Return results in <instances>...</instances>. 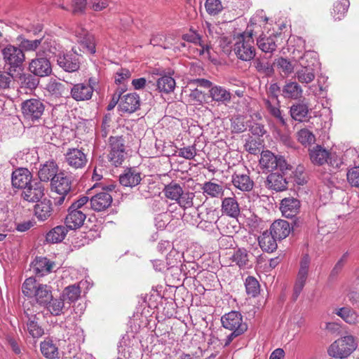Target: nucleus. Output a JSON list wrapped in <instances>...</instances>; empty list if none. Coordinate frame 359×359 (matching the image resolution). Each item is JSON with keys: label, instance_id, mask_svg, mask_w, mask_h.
Here are the masks:
<instances>
[{"label": "nucleus", "instance_id": "obj_1", "mask_svg": "<svg viewBox=\"0 0 359 359\" xmlns=\"http://www.w3.org/2000/svg\"><path fill=\"white\" fill-rule=\"evenodd\" d=\"M222 327L231 331L224 339V346H228L237 337L248 330V325L243 322V316L238 311H232L221 318Z\"/></svg>", "mask_w": 359, "mask_h": 359}, {"label": "nucleus", "instance_id": "obj_2", "mask_svg": "<svg viewBox=\"0 0 359 359\" xmlns=\"http://www.w3.org/2000/svg\"><path fill=\"white\" fill-rule=\"evenodd\" d=\"M51 287L36 281L34 278H27L22 285V293L28 297H34L36 303L41 306L47 305L52 300Z\"/></svg>", "mask_w": 359, "mask_h": 359}, {"label": "nucleus", "instance_id": "obj_3", "mask_svg": "<svg viewBox=\"0 0 359 359\" xmlns=\"http://www.w3.org/2000/svg\"><path fill=\"white\" fill-rule=\"evenodd\" d=\"M233 50L237 58L245 62L253 60L256 55L252 32H245L234 43Z\"/></svg>", "mask_w": 359, "mask_h": 359}, {"label": "nucleus", "instance_id": "obj_4", "mask_svg": "<svg viewBox=\"0 0 359 359\" xmlns=\"http://www.w3.org/2000/svg\"><path fill=\"white\" fill-rule=\"evenodd\" d=\"M1 49L5 65L8 66V71L14 72L22 71L25 59L23 50L20 48L11 44H8Z\"/></svg>", "mask_w": 359, "mask_h": 359}, {"label": "nucleus", "instance_id": "obj_5", "mask_svg": "<svg viewBox=\"0 0 359 359\" xmlns=\"http://www.w3.org/2000/svg\"><path fill=\"white\" fill-rule=\"evenodd\" d=\"M357 344L354 337L351 335H347L332 343L328 349V353L331 357L346 358L355 350Z\"/></svg>", "mask_w": 359, "mask_h": 359}, {"label": "nucleus", "instance_id": "obj_6", "mask_svg": "<svg viewBox=\"0 0 359 359\" xmlns=\"http://www.w3.org/2000/svg\"><path fill=\"white\" fill-rule=\"evenodd\" d=\"M21 109L26 120L32 123L39 122L45 111V104L39 99H29L22 103Z\"/></svg>", "mask_w": 359, "mask_h": 359}, {"label": "nucleus", "instance_id": "obj_7", "mask_svg": "<svg viewBox=\"0 0 359 359\" xmlns=\"http://www.w3.org/2000/svg\"><path fill=\"white\" fill-rule=\"evenodd\" d=\"M310 263L311 257L309 254L306 253L303 255L299 262V269L293 288V299L294 300L298 298L306 284L309 275Z\"/></svg>", "mask_w": 359, "mask_h": 359}, {"label": "nucleus", "instance_id": "obj_8", "mask_svg": "<svg viewBox=\"0 0 359 359\" xmlns=\"http://www.w3.org/2000/svg\"><path fill=\"white\" fill-rule=\"evenodd\" d=\"M81 58L82 56L78 54L73 48L69 52L65 53L62 51L58 55L57 64L65 72H75L80 68Z\"/></svg>", "mask_w": 359, "mask_h": 359}, {"label": "nucleus", "instance_id": "obj_9", "mask_svg": "<svg viewBox=\"0 0 359 359\" xmlns=\"http://www.w3.org/2000/svg\"><path fill=\"white\" fill-rule=\"evenodd\" d=\"M88 161L83 149L69 148L65 154V162L74 170L83 169Z\"/></svg>", "mask_w": 359, "mask_h": 359}, {"label": "nucleus", "instance_id": "obj_10", "mask_svg": "<svg viewBox=\"0 0 359 359\" xmlns=\"http://www.w3.org/2000/svg\"><path fill=\"white\" fill-rule=\"evenodd\" d=\"M125 140L122 136L109 137L110 153L109 157L110 161L118 166L122 163L125 158Z\"/></svg>", "mask_w": 359, "mask_h": 359}, {"label": "nucleus", "instance_id": "obj_11", "mask_svg": "<svg viewBox=\"0 0 359 359\" xmlns=\"http://www.w3.org/2000/svg\"><path fill=\"white\" fill-rule=\"evenodd\" d=\"M29 70L34 76L45 77L51 74L52 67L48 58L36 53V57L29 62Z\"/></svg>", "mask_w": 359, "mask_h": 359}, {"label": "nucleus", "instance_id": "obj_12", "mask_svg": "<svg viewBox=\"0 0 359 359\" xmlns=\"http://www.w3.org/2000/svg\"><path fill=\"white\" fill-rule=\"evenodd\" d=\"M45 188L43 184L34 180L28 186L22 190V198L29 203H38L44 196Z\"/></svg>", "mask_w": 359, "mask_h": 359}, {"label": "nucleus", "instance_id": "obj_13", "mask_svg": "<svg viewBox=\"0 0 359 359\" xmlns=\"http://www.w3.org/2000/svg\"><path fill=\"white\" fill-rule=\"evenodd\" d=\"M94 88L90 84L79 83L74 84L69 93L71 97L77 101H87L92 98Z\"/></svg>", "mask_w": 359, "mask_h": 359}, {"label": "nucleus", "instance_id": "obj_14", "mask_svg": "<svg viewBox=\"0 0 359 359\" xmlns=\"http://www.w3.org/2000/svg\"><path fill=\"white\" fill-rule=\"evenodd\" d=\"M113 201L112 196L106 191H100L90 199L91 208L96 212L104 211Z\"/></svg>", "mask_w": 359, "mask_h": 359}, {"label": "nucleus", "instance_id": "obj_15", "mask_svg": "<svg viewBox=\"0 0 359 359\" xmlns=\"http://www.w3.org/2000/svg\"><path fill=\"white\" fill-rule=\"evenodd\" d=\"M33 180L32 173L27 168H18L12 173L11 182L15 188L23 190Z\"/></svg>", "mask_w": 359, "mask_h": 359}, {"label": "nucleus", "instance_id": "obj_16", "mask_svg": "<svg viewBox=\"0 0 359 359\" xmlns=\"http://www.w3.org/2000/svg\"><path fill=\"white\" fill-rule=\"evenodd\" d=\"M140 106V99L135 93H130L121 96V101L118 107L123 112L133 113L137 111Z\"/></svg>", "mask_w": 359, "mask_h": 359}, {"label": "nucleus", "instance_id": "obj_17", "mask_svg": "<svg viewBox=\"0 0 359 359\" xmlns=\"http://www.w3.org/2000/svg\"><path fill=\"white\" fill-rule=\"evenodd\" d=\"M75 35L78 38V42L81 43L83 49H86L90 54L95 53V42L93 35L89 34L83 27H78L75 30Z\"/></svg>", "mask_w": 359, "mask_h": 359}, {"label": "nucleus", "instance_id": "obj_18", "mask_svg": "<svg viewBox=\"0 0 359 359\" xmlns=\"http://www.w3.org/2000/svg\"><path fill=\"white\" fill-rule=\"evenodd\" d=\"M37 53L48 59L53 56L56 57L57 59L58 55L62 53V50L55 41L42 37L41 48Z\"/></svg>", "mask_w": 359, "mask_h": 359}, {"label": "nucleus", "instance_id": "obj_19", "mask_svg": "<svg viewBox=\"0 0 359 359\" xmlns=\"http://www.w3.org/2000/svg\"><path fill=\"white\" fill-rule=\"evenodd\" d=\"M265 184L269 189L279 192L287 189L288 181L284 175L272 172L267 176Z\"/></svg>", "mask_w": 359, "mask_h": 359}, {"label": "nucleus", "instance_id": "obj_20", "mask_svg": "<svg viewBox=\"0 0 359 359\" xmlns=\"http://www.w3.org/2000/svg\"><path fill=\"white\" fill-rule=\"evenodd\" d=\"M57 165L53 160L48 161L43 164H41L38 171V176L40 180L39 181L42 183V182H48L49 180H51L52 182L53 179H55L57 176Z\"/></svg>", "mask_w": 359, "mask_h": 359}, {"label": "nucleus", "instance_id": "obj_21", "mask_svg": "<svg viewBox=\"0 0 359 359\" xmlns=\"http://www.w3.org/2000/svg\"><path fill=\"white\" fill-rule=\"evenodd\" d=\"M300 201L293 197L285 198L281 201L280 210L283 215L287 218L296 216L299 212Z\"/></svg>", "mask_w": 359, "mask_h": 359}, {"label": "nucleus", "instance_id": "obj_22", "mask_svg": "<svg viewBox=\"0 0 359 359\" xmlns=\"http://www.w3.org/2000/svg\"><path fill=\"white\" fill-rule=\"evenodd\" d=\"M231 182L242 191H250L254 187V182L248 174L234 172L231 176Z\"/></svg>", "mask_w": 359, "mask_h": 359}, {"label": "nucleus", "instance_id": "obj_23", "mask_svg": "<svg viewBox=\"0 0 359 359\" xmlns=\"http://www.w3.org/2000/svg\"><path fill=\"white\" fill-rule=\"evenodd\" d=\"M250 256L252 257V254H249L246 249L238 248L233 252L231 260L240 269H249L252 266V263L250 260Z\"/></svg>", "mask_w": 359, "mask_h": 359}, {"label": "nucleus", "instance_id": "obj_24", "mask_svg": "<svg viewBox=\"0 0 359 359\" xmlns=\"http://www.w3.org/2000/svg\"><path fill=\"white\" fill-rule=\"evenodd\" d=\"M221 210L223 214L237 218L241 212L239 204L235 196L226 197L222 201Z\"/></svg>", "mask_w": 359, "mask_h": 359}, {"label": "nucleus", "instance_id": "obj_25", "mask_svg": "<svg viewBox=\"0 0 359 359\" xmlns=\"http://www.w3.org/2000/svg\"><path fill=\"white\" fill-rule=\"evenodd\" d=\"M269 231L278 240H283L289 236L291 226L287 221L278 219L271 225Z\"/></svg>", "mask_w": 359, "mask_h": 359}, {"label": "nucleus", "instance_id": "obj_26", "mask_svg": "<svg viewBox=\"0 0 359 359\" xmlns=\"http://www.w3.org/2000/svg\"><path fill=\"white\" fill-rule=\"evenodd\" d=\"M329 151L320 145H316L309 149V157L311 163L315 165H323L326 163L329 158Z\"/></svg>", "mask_w": 359, "mask_h": 359}, {"label": "nucleus", "instance_id": "obj_27", "mask_svg": "<svg viewBox=\"0 0 359 359\" xmlns=\"http://www.w3.org/2000/svg\"><path fill=\"white\" fill-rule=\"evenodd\" d=\"M68 215L65 218V224L69 229L80 228L86 219V215L83 211H75L68 209Z\"/></svg>", "mask_w": 359, "mask_h": 359}, {"label": "nucleus", "instance_id": "obj_28", "mask_svg": "<svg viewBox=\"0 0 359 359\" xmlns=\"http://www.w3.org/2000/svg\"><path fill=\"white\" fill-rule=\"evenodd\" d=\"M142 180L140 173L133 168H128L119 176V182L124 187H133Z\"/></svg>", "mask_w": 359, "mask_h": 359}, {"label": "nucleus", "instance_id": "obj_29", "mask_svg": "<svg viewBox=\"0 0 359 359\" xmlns=\"http://www.w3.org/2000/svg\"><path fill=\"white\" fill-rule=\"evenodd\" d=\"M277 240L278 239L268 231H264L258 238L260 248L263 251L267 252H273L277 249Z\"/></svg>", "mask_w": 359, "mask_h": 359}, {"label": "nucleus", "instance_id": "obj_30", "mask_svg": "<svg viewBox=\"0 0 359 359\" xmlns=\"http://www.w3.org/2000/svg\"><path fill=\"white\" fill-rule=\"evenodd\" d=\"M209 93L212 100L218 103L225 104L231 101V93L222 86H213L210 89Z\"/></svg>", "mask_w": 359, "mask_h": 359}, {"label": "nucleus", "instance_id": "obj_31", "mask_svg": "<svg viewBox=\"0 0 359 359\" xmlns=\"http://www.w3.org/2000/svg\"><path fill=\"white\" fill-rule=\"evenodd\" d=\"M53 211L52 203L50 200L43 199L34 206V214L40 221H45L50 217Z\"/></svg>", "mask_w": 359, "mask_h": 359}, {"label": "nucleus", "instance_id": "obj_32", "mask_svg": "<svg viewBox=\"0 0 359 359\" xmlns=\"http://www.w3.org/2000/svg\"><path fill=\"white\" fill-rule=\"evenodd\" d=\"M43 307L53 316L65 314L68 309L66 307L65 300L61 296L58 299L52 297V300H50L47 305H45Z\"/></svg>", "mask_w": 359, "mask_h": 359}, {"label": "nucleus", "instance_id": "obj_33", "mask_svg": "<svg viewBox=\"0 0 359 359\" xmlns=\"http://www.w3.org/2000/svg\"><path fill=\"white\" fill-rule=\"evenodd\" d=\"M32 264L33 269L35 271L36 274H39L43 276L52 271L55 263L53 262L50 261L46 257H36Z\"/></svg>", "mask_w": 359, "mask_h": 359}, {"label": "nucleus", "instance_id": "obj_34", "mask_svg": "<svg viewBox=\"0 0 359 359\" xmlns=\"http://www.w3.org/2000/svg\"><path fill=\"white\" fill-rule=\"evenodd\" d=\"M276 39V35L266 37L262 34L257 39V45L263 52L272 53L277 48Z\"/></svg>", "mask_w": 359, "mask_h": 359}, {"label": "nucleus", "instance_id": "obj_35", "mask_svg": "<svg viewBox=\"0 0 359 359\" xmlns=\"http://www.w3.org/2000/svg\"><path fill=\"white\" fill-rule=\"evenodd\" d=\"M52 189L58 194H68L71 190V181L63 174H59L51 182Z\"/></svg>", "mask_w": 359, "mask_h": 359}, {"label": "nucleus", "instance_id": "obj_36", "mask_svg": "<svg viewBox=\"0 0 359 359\" xmlns=\"http://www.w3.org/2000/svg\"><path fill=\"white\" fill-rule=\"evenodd\" d=\"M282 92L285 98L298 100L302 97L303 90L296 81H290L283 86Z\"/></svg>", "mask_w": 359, "mask_h": 359}, {"label": "nucleus", "instance_id": "obj_37", "mask_svg": "<svg viewBox=\"0 0 359 359\" xmlns=\"http://www.w3.org/2000/svg\"><path fill=\"white\" fill-rule=\"evenodd\" d=\"M46 90L57 97H67L69 92V87L55 79L50 80L46 85Z\"/></svg>", "mask_w": 359, "mask_h": 359}, {"label": "nucleus", "instance_id": "obj_38", "mask_svg": "<svg viewBox=\"0 0 359 359\" xmlns=\"http://www.w3.org/2000/svg\"><path fill=\"white\" fill-rule=\"evenodd\" d=\"M67 226L59 225L50 230L46 235V241L49 243H58L62 242L67 232Z\"/></svg>", "mask_w": 359, "mask_h": 359}, {"label": "nucleus", "instance_id": "obj_39", "mask_svg": "<svg viewBox=\"0 0 359 359\" xmlns=\"http://www.w3.org/2000/svg\"><path fill=\"white\" fill-rule=\"evenodd\" d=\"M309 106L303 102L293 104L290 108V114L292 119L302 122L308 116Z\"/></svg>", "mask_w": 359, "mask_h": 359}, {"label": "nucleus", "instance_id": "obj_40", "mask_svg": "<svg viewBox=\"0 0 359 359\" xmlns=\"http://www.w3.org/2000/svg\"><path fill=\"white\" fill-rule=\"evenodd\" d=\"M278 156L269 150L264 151L261 154L259 164L269 172L276 170Z\"/></svg>", "mask_w": 359, "mask_h": 359}, {"label": "nucleus", "instance_id": "obj_41", "mask_svg": "<svg viewBox=\"0 0 359 359\" xmlns=\"http://www.w3.org/2000/svg\"><path fill=\"white\" fill-rule=\"evenodd\" d=\"M42 355L47 359H56L59 358L58 348L50 339H46L40 344Z\"/></svg>", "mask_w": 359, "mask_h": 359}, {"label": "nucleus", "instance_id": "obj_42", "mask_svg": "<svg viewBox=\"0 0 359 359\" xmlns=\"http://www.w3.org/2000/svg\"><path fill=\"white\" fill-rule=\"evenodd\" d=\"M273 64H271L266 57H257L254 60L255 69L261 74L271 76L274 74Z\"/></svg>", "mask_w": 359, "mask_h": 359}, {"label": "nucleus", "instance_id": "obj_43", "mask_svg": "<svg viewBox=\"0 0 359 359\" xmlns=\"http://www.w3.org/2000/svg\"><path fill=\"white\" fill-rule=\"evenodd\" d=\"M334 313L339 316L346 323L355 324L358 322L359 316L349 306H344L334 309Z\"/></svg>", "mask_w": 359, "mask_h": 359}, {"label": "nucleus", "instance_id": "obj_44", "mask_svg": "<svg viewBox=\"0 0 359 359\" xmlns=\"http://www.w3.org/2000/svg\"><path fill=\"white\" fill-rule=\"evenodd\" d=\"M16 73L15 76L18 78L22 87L32 90L38 86L39 81L33 74L20 73V71Z\"/></svg>", "mask_w": 359, "mask_h": 359}, {"label": "nucleus", "instance_id": "obj_45", "mask_svg": "<svg viewBox=\"0 0 359 359\" xmlns=\"http://www.w3.org/2000/svg\"><path fill=\"white\" fill-rule=\"evenodd\" d=\"M316 77L315 69L308 67H302L295 73V78L299 82L303 84H308L312 82Z\"/></svg>", "mask_w": 359, "mask_h": 359}, {"label": "nucleus", "instance_id": "obj_46", "mask_svg": "<svg viewBox=\"0 0 359 359\" xmlns=\"http://www.w3.org/2000/svg\"><path fill=\"white\" fill-rule=\"evenodd\" d=\"M202 190L203 194L210 196L212 198H219L224 194V189L220 184L206 182L203 184Z\"/></svg>", "mask_w": 359, "mask_h": 359}, {"label": "nucleus", "instance_id": "obj_47", "mask_svg": "<svg viewBox=\"0 0 359 359\" xmlns=\"http://www.w3.org/2000/svg\"><path fill=\"white\" fill-rule=\"evenodd\" d=\"M28 318L29 319L27 323L28 332L34 338L41 337L43 334L44 330L41 326L39 325L37 322L38 318L36 315H32Z\"/></svg>", "mask_w": 359, "mask_h": 359}, {"label": "nucleus", "instance_id": "obj_48", "mask_svg": "<svg viewBox=\"0 0 359 359\" xmlns=\"http://www.w3.org/2000/svg\"><path fill=\"white\" fill-rule=\"evenodd\" d=\"M301 67H308L314 69V67L318 64V54L315 51H306L299 60Z\"/></svg>", "mask_w": 359, "mask_h": 359}, {"label": "nucleus", "instance_id": "obj_49", "mask_svg": "<svg viewBox=\"0 0 359 359\" xmlns=\"http://www.w3.org/2000/svg\"><path fill=\"white\" fill-rule=\"evenodd\" d=\"M80 287L76 285H72L66 287L60 296L65 301L68 300V303L70 304L71 302L76 301L80 297Z\"/></svg>", "mask_w": 359, "mask_h": 359}, {"label": "nucleus", "instance_id": "obj_50", "mask_svg": "<svg viewBox=\"0 0 359 359\" xmlns=\"http://www.w3.org/2000/svg\"><path fill=\"white\" fill-rule=\"evenodd\" d=\"M182 39L187 42L198 44L202 48L198 50L200 55L203 54L205 52L209 53L210 48V46L205 45L201 40V36L195 32H191L190 33L184 34L182 36Z\"/></svg>", "mask_w": 359, "mask_h": 359}, {"label": "nucleus", "instance_id": "obj_51", "mask_svg": "<svg viewBox=\"0 0 359 359\" xmlns=\"http://www.w3.org/2000/svg\"><path fill=\"white\" fill-rule=\"evenodd\" d=\"M175 81L170 76L165 75L159 78L157 81V88L160 92L169 93L175 89Z\"/></svg>", "mask_w": 359, "mask_h": 359}, {"label": "nucleus", "instance_id": "obj_52", "mask_svg": "<svg viewBox=\"0 0 359 359\" xmlns=\"http://www.w3.org/2000/svg\"><path fill=\"white\" fill-rule=\"evenodd\" d=\"M182 187L177 183L172 182L164 188L165 196L171 200L177 201L183 192Z\"/></svg>", "mask_w": 359, "mask_h": 359}, {"label": "nucleus", "instance_id": "obj_53", "mask_svg": "<svg viewBox=\"0 0 359 359\" xmlns=\"http://www.w3.org/2000/svg\"><path fill=\"white\" fill-rule=\"evenodd\" d=\"M349 5L350 4L348 0L336 1L334 4L333 10L332 11V15L334 20H340L342 18H344L345 13L347 12Z\"/></svg>", "mask_w": 359, "mask_h": 359}, {"label": "nucleus", "instance_id": "obj_54", "mask_svg": "<svg viewBox=\"0 0 359 359\" xmlns=\"http://www.w3.org/2000/svg\"><path fill=\"white\" fill-rule=\"evenodd\" d=\"M246 292L248 295L255 297L259 294L260 285L258 280L252 276H248L245 282Z\"/></svg>", "mask_w": 359, "mask_h": 359}, {"label": "nucleus", "instance_id": "obj_55", "mask_svg": "<svg viewBox=\"0 0 359 359\" xmlns=\"http://www.w3.org/2000/svg\"><path fill=\"white\" fill-rule=\"evenodd\" d=\"M14 72L0 71V91L10 89L13 83V79L16 77Z\"/></svg>", "mask_w": 359, "mask_h": 359}, {"label": "nucleus", "instance_id": "obj_56", "mask_svg": "<svg viewBox=\"0 0 359 359\" xmlns=\"http://www.w3.org/2000/svg\"><path fill=\"white\" fill-rule=\"evenodd\" d=\"M219 218V212L216 209H207L205 217L198 224V227L203 229V224H208V226H212L214 223H216Z\"/></svg>", "mask_w": 359, "mask_h": 359}, {"label": "nucleus", "instance_id": "obj_57", "mask_svg": "<svg viewBox=\"0 0 359 359\" xmlns=\"http://www.w3.org/2000/svg\"><path fill=\"white\" fill-rule=\"evenodd\" d=\"M205 8L207 13L211 15H216L223 10V6L220 0H206Z\"/></svg>", "mask_w": 359, "mask_h": 359}, {"label": "nucleus", "instance_id": "obj_58", "mask_svg": "<svg viewBox=\"0 0 359 359\" xmlns=\"http://www.w3.org/2000/svg\"><path fill=\"white\" fill-rule=\"evenodd\" d=\"M274 65L285 75H289L294 71L293 64L287 58L280 57L276 60Z\"/></svg>", "mask_w": 359, "mask_h": 359}, {"label": "nucleus", "instance_id": "obj_59", "mask_svg": "<svg viewBox=\"0 0 359 359\" xmlns=\"http://www.w3.org/2000/svg\"><path fill=\"white\" fill-rule=\"evenodd\" d=\"M42 42V37L39 39L29 40L23 39L20 42V48L25 51H35L39 48H41Z\"/></svg>", "mask_w": 359, "mask_h": 359}, {"label": "nucleus", "instance_id": "obj_60", "mask_svg": "<svg viewBox=\"0 0 359 359\" xmlns=\"http://www.w3.org/2000/svg\"><path fill=\"white\" fill-rule=\"evenodd\" d=\"M348 257V252H345L341 257V258L337 261V262L335 264L333 269L330 271V273L329 275L330 280H334L341 273V271H342V269L346 262Z\"/></svg>", "mask_w": 359, "mask_h": 359}, {"label": "nucleus", "instance_id": "obj_61", "mask_svg": "<svg viewBox=\"0 0 359 359\" xmlns=\"http://www.w3.org/2000/svg\"><path fill=\"white\" fill-rule=\"evenodd\" d=\"M297 140L301 144L306 145L314 143L316 138L315 135L310 130L304 128L297 133Z\"/></svg>", "mask_w": 359, "mask_h": 359}, {"label": "nucleus", "instance_id": "obj_62", "mask_svg": "<svg viewBox=\"0 0 359 359\" xmlns=\"http://www.w3.org/2000/svg\"><path fill=\"white\" fill-rule=\"evenodd\" d=\"M293 175L294 182L298 185H304L308 181L304 167L302 165L297 166L296 169L293 172Z\"/></svg>", "mask_w": 359, "mask_h": 359}, {"label": "nucleus", "instance_id": "obj_63", "mask_svg": "<svg viewBox=\"0 0 359 359\" xmlns=\"http://www.w3.org/2000/svg\"><path fill=\"white\" fill-rule=\"evenodd\" d=\"M194 194L193 192H182V196L176 201L177 203L184 209L191 208L193 205V199Z\"/></svg>", "mask_w": 359, "mask_h": 359}, {"label": "nucleus", "instance_id": "obj_64", "mask_svg": "<svg viewBox=\"0 0 359 359\" xmlns=\"http://www.w3.org/2000/svg\"><path fill=\"white\" fill-rule=\"evenodd\" d=\"M346 176L351 186L359 187V166H355L348 170Z\"/></svg>", "mask_w": 359, "mask_h": 359}]
</instances>
